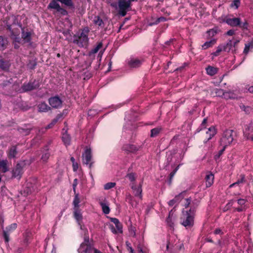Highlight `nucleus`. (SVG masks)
<instances>
[{"instance_id":"09e8293b","label":"nucleus","mask_w":253,"mask_h":253,"mask_svg":"<svg viewBox=\"0 0 253 253\" xmlns=\"http://www.w3.org/2000/svg\"><path fill=\"white\" fill-rule=\"evenodd\" d=\"M116 184L115 182H108L104 185V188L105 190H109L114 187Z\"/></svg>"},{"instance_id":"1a4fd4ad","label":"nucleus","mask_w":253,"mask_h":253,"mask_svg":"<svg viewBox=\"0 0 253 253\" xmlns=\"http://www.w3.org/2000/svg\"><path fill=\"white\" fill-rule=\"evenodd\" d=\"M58 0H52L48 5V9H54L56 12L60 13L62 15H66L68 14L66 10L61 7L57 2Z\"/></svg>"},{"instance_id":"6e6552de","label":"nucleus","mask_w":253,"mask_h":253,"mask_svg":"<svg viewBox=\"0 0 253 253\" xmlns=\"http://www.w3.org/2000/svg\"><path fill=\"white\" fill-rule=\"evenodd\" d=\"M200 204V200L197 199H194L193 201L191 199L187 198L186 199V203L185 204V208H187L188 207H190V209L187 211L195 214L196 209L198 207Z\"/></svg>"},{"instance_id":"bf43d9fd","label":"nucleus","mask_w":253,"mask_h":253,"mask_svg":"<svg viewBox=\"0 0 253 253\" xmlns=\"http://www.w3.org/2000/svg\"><path fill=\"white\" fill-rule=\"evenodd\" d=\"M11 84V83L10 82V81H4L1 84H0V85L2 88H4L6 86L9 85Z\"/></svg>"},{"instance_id":"49530a36","label":"nucleus","mask_w":253,"mask_h":253,"mask_svg":"<svg viewBox=\"0 0 253 253\" xmlns=\"http://www.w3.org/2000/svg\"><path fill=\"white\" fill-rule=\"evenodd\" d=\"M126 177H127L131 182H133L136 179V174L133 172L128 173L126 175Z\"/></svg>"},{"instance_id":"f704fd0d","label":"nucleus","mask_w":253,"mask_h":253,"mask_svg":"<svg viewBox=\"0 0 253 253\" xmlns=\"http://www.w3.org/2000/svg\"><path fill=\"white\" fill-rule=\"evenodd\" d=\"M206 71L208 75L210 76H213L216 74L217 72V69L212 66H208L206 68Z\"/></svg>"},{"instance_id":"c756f323","label":"nucleus","mask_w":253,"mask_h":253,"mask_svg":"<svg viewBox=\"0 0 253 253\" xmlns=\"http://www.w3.org/2000/svg\"><path fill=\"white\" fill-rule=\"evenodd\" d=\"M93 22L94 24L98 26L99 27H100L101 28H103L104 26V22L99 16H95L93 20Z\"/></svg>"},{"instance_id":"cd10ccee","label":"nucleus","mask_w":253,"mask_h":253,"mask_svg":"<svg viewBox=\"0 0 253 253\" xmlns=\"http://www.w3.org/2000/svg\"><path fill=\"white\" fill-rule=\"evenodd\" d=\"M8 41L7 38L0 36V50H4L7 47Z\"/></svg>"},{"instance_id":"9d476101","label":"nucleus","mask_w":253,"mask_h":253,"mask_svg":"<svg viewBox=\"0 0 253 253\" xmlns=\"http://www.w3.org/2000/svg\"><path fill=\"white\" fill-rule=\"evenodd\" d=\"M23 163H17L12 171V177L20 179L23 173Z\"/></svg>"},{"instance_id":"20e7f679","label":"nucleus","mask_w":253,"mask_h":253,"mask_svg":"<svg viewBox=\"0 0 253 253\" xmlns=\"http://www.w3.org/2000/svg\"><path fill=\"white\" fill-rule=\"evenodd\" d=\"M234 132L231 129H227L223 133L222 137L220 139V145L226 147L230 145L234 140Z\"/></svg>"},{"instance_id":"dca6fc26","label":"nucleus","mask_w":253,"mask_h":253,"mask_svg":"<svg viewBox=\"0 0 253 253\" xmlns=\"http://www.w3.org/2000/svg\"><path fill=\"white\" fill-rule=\"evenodd\" d=\"M143 61V60L132 58L128 61V64L131 68H138L141 65Z\"/></svg>"},{"instance_id":"5fc2aeb1","label":"nucleus","mask_w":253,"mask_h":253,"mask_svg":"<svg viewBox=\"0 0 253 253\" xmlns=\"http://www.w3.org/2000/svg\"><path fill=\"white\" fill-rule=\"evenodd\" d=\"M225 148L226 147L223 146V148L220 151H219L218 154L214 156V159L215 160H217L220 158V156L223 154V152L224 151Z\"/></svg>"},{"instance_id":"58836bf2","label":"nucleus","mask_w":253,"mask_h":253,"mask_svg":"<svg viewBox=\"0 0 253 253\" xmlns=\"http://www.w3.org/2000/svg\"><path fill=\"white\" fill-rule=\"evenodd\" d=\"M11 37L13 40V42L14 43H19L21 41L20 37L19 36V34H15L14 31H12V35H11Z\"/></svg>"},{"instance_id":"8fccbe9b","label":"nucleus","mask_w":253,"mask_h":253,"mask_svg":"<svg viewBox=\"0 0 253 253\" xmlns=\"http://www.w3.org/2000/svg\"><path fill=\"white\" fill-rule=\"evenodd\" d=\"M173 158V156L172 153H169L167 155V165L164 168L165 169H167V166L169 164V163L171 162L172 159Z\"/></svg>"},{"instance_id":"2eb2a0df","label":"nucleus","mask_w":253,"mask_h":253,"mask_svg":"<svg viewBox=\"0 0 253 253\" xmlns=\"http://www.w3.org/2000/svg\"><path fill=\"white\" fill-rule=\"evenodd\" d=\"M224 21L232 27H237L240 25V19L239 18H227L224 20Z\"/></svg>"},{"instance_id":"de8ad7c7","label":"nucleus","mask_w":253,"mask_h":253,"mask_svg":"<svg viewBox=\"0 0 253 253\" xmlns=\"http://www.w3.org/2000/svg\"><path fill=\"white\" fill-rule=\"evenodd\" d=\"M222 50L223 51V46L222 44H220L217 47L216 50L212 53L211 54L214 56H217Z\"/></svg>"},{"instance_id":"b1692460","label":"nucleus","mask_w":253,"mask_h":253,"mask_svg":"<svg viewBox=\"0 0 253 253\" xmlns=\"http://www.w3.org/2000/svg\"><path fill=\"white\" fill-rule=\"evenodd\" d=\"M38 110L41 112H46L51 110V107L45 102H42L38 106Z\"/></svg>"},{"instance_id":"bb28decb","label":"nucleus","mask_w":253,"mask_h":253,"mask_svg":"<svg viewBox=\"0 0 253 253\" xmlns=\"http://www.w3.org/2000/svg\"><path fill=\"white\" fill-rule=\"evenodd\" d=\"M111 221L115 224L116 227L118 230V231L119 233H122L123 226L122 224L119 221V219L116 218H111Z\"/></svg>"},{"instance_id":"680f3d73","label":"nucleus","mask_w":253,"mask_h":253,"mask_svg":"<svg viewBox=\"0 0 253 253\" xmlns=\"http://www.w3.org/2000/svg\"><path fill=\"white\" fill-rule=\"evenodd\" d=\"M175 170H173L170 174H169V184H170L172 181V179L173 177L174 176V174H175Z\"/></svg>"},{"instance_id":"2f4dec72","label":"nucleus","mask_w":253,"mask_h":253,"mask_svg":"<svg viewBox=\"0 0 253 253\" xmlns=\"http://www.w3.org/2000/svg\"><path fill=\"white\" fill-rule=\"evenodd\" d=\"M45 152L43 153L41 158L42 160L44 163H46L47 161L50 156V153L48 152V148L47 146H45Z\"/></svg>"},{"instance_id":"4be33fe9","label":"nucleus","mask_w":253,"mask_h":253,"mask_svg":"<svg viewBox=\"0 0 253 253\" xmlns=\"http://www.w3.org/2000/svg\"><path fill=\"white\" fill-rule=\"evenodd\" d=\"M18 154L16 146H12L8 150L7 157L9 159H13Z\"/></svg>"},{"instance_id":"37998d69","label":"nucleus","mask_w":253,"mask_h":253,"mask_svg":"<svg viewBox=\"0 0 253 253\" xmlns=\"http://www.w3.org/2000/svg\"><path fill=\"white\" fill-rule=\"evenodd\" d=\"M162 128L161 127H156L151 130V137H154L156 136L161 131Z\"/></svg>"},{"instance_id":"473e14b6","label":"nucleus","mask_w":253,"mask_h":253,"mask_svg":"<svg viewBox=\"0 0 253 253\" xmlns=\"http://www.w3.org/2000/svg\"><path fill=\"white\" fill-rule=\"evenodd\" d=\"M74 215L75 219L80 221L83 218L82 215L79 209H74Z\"/></svg>"},{"instance_id":"052dcab7","label":"nucleus","mask_w":253,"mask_h":253,"mask_svg":"<svg viewBox=\"0 0 253 253\" xmlns=\"http://www.w3.org/2000/svg\"><path fill=\"white\" fill-rule=\"evenodd\" d=\"M37 63L35 61H30V62L28 65L29 68H30L31 69H34Z\"/></svg>"},{"instance_id":"f257e3e1","label":"nucleus","mask_w":253,"mask_h":253,"mask_svg":"<svg viewBox=\"0 0 253 253\" xmlns=\"http://www.w3.org/2000/svg\"><path fill=\"white\" fill-rule=\"evenodd\" d=\"M81 31V33L74 35L73 42L79 47H82L86 46L88 43V34L90 31L87 27H84Z\"/></svg>"},{"instance_id":"7c9ffc66","label":"nucleus","mask_w":253,"mask_h":253,"mask_svg":"<svg viewBox=\"0 0 253 253\" xmlns=\"http://www.w3.org/2000/svg\"><path fill=\"white\" fill-rule=\"evenodd\" d=\"M75 197L73 202L74 209H79V203L80 202L79 195L78 193L75 194Z\"/></svg>"},{"instance_id":"c03bdc74","label":"nucleus","mask_w":253,"mask_h":253,"mask_svg":"<svg viewBox=\"0 0 253 253\" xmlns=\"http://www.w3.org/2000/svg\"><path fill=\"white\" fill-rule=\"evenodd\" d=\"M240 108L242 110L245 111V113L247 114H250L252 112V110H253V109L251 107L248 106H246L244 105H241Z\"/></svg>"},{"instance_id":"a18cd8bd","label":"nucleus","mask_w":253,"mask_h":253,"mask_svg":"<svg viewBox=\"0 0 253 253\" xmlns=\"http://www.w3.org/2000/svg\"><path fill=\"white\" fill-rule=\"evenodd\" d=\"M166 20V18L164 17H160L156 19V20L154 22H151L149 24V26H152L153 25H157L161 22L165 21Z\"/></svg>"},{"instance_id":"f8f14e48","label":"nucleus","mask_w":253,"mask_h":253,"mask_svg":"<svg viewBox=\"0 0 253 253\" xmlns=\"http://www.w3.org/2000/svg\"><path fill=\"white\" fill-rule=\"evenodd\" d=\"M62 100L57 95L51 97L48 99L49 105L53 108H59L62 106Z\"/></svg>"},{"instance_id":"6ab92c4d","label":"nucleus","mask_w":253,"mask_h":253,"mask_svg":"<svg viewBox=\"0 0 253 253\" xmlns=\"http://www.w3.org/2000/svg\"><path fill=\"white\" fill-rule=\"evenodd\" d=\"M10 64L8 61L4 60L2 57L0 55V68L5 71L9 70Z\"/></svg>"},{"instance_id":"69168bd1","label":"nucleus","mask_w":253,"mask_h":253,"mask_svg":"<svg viewBox=\"0 0 253 253\" xmlns=\"http://www.w3.org/2000/svg\"><path fill=\"white\" fill-rule=\"evenodd\" d=\"M30 243V238L27 236L25 237L23 241L24 245L27 246Z\"/></svg>"},{"instance_id":"c9c22d12","label":"nucleus","mask_w":253,"mask_h":253,"mask_svg":"<svg viewBox=\"0 0 253 253\" xmlns=\"http://www.w3.org/2000/svg\"><path fill=\"white\" fill-rule=\"evenodd\" d=\"M100 205L102 208V211L104 213L107 214L110 212V210L109 206L105 203L100 202Z\"/></svg>"},{"instance_id":"338daca9","label":"nucleus","mask_w":253,"mask_h":253,"mask_svg":"<svg viewBox=\"0 0 253 253\" xmlns=\"http://www.w3.org/2000/svg\"><path fill=\"white\" fill-rule=\"evenodd\" d=\"M207 119L206 118H205L201 125V129H203V128H204L206 127V124H207Z\"/></svg>"},{"instance_id":"423d86ee","label":"nucleus","mask_w":253,"mask_h":253,"mask_svg":"<svg viewBox=\"0 0 253 253\" xmlns=\"http://www.w3.org/2000/svg\"><path fill=\"white\" fill-rule=\"evenodd\" d=\"M92 247L89 242V238L88 236L84 237V242L81 244L78 249L79 253H90Z\"/></svg>"},{"instance_id":"4468645a","label":"nucleus","mask_w":253,"mask_h":253,"mask_svg":"<svg viewBox=\"0 0 253 253\" xmlns=\"http://www.w3.org/2000/svg\"><path fill=\"white\" fill-rule=\"evenodd\" d=\"M131 188L132 189L133 193L134 194L135 197H138L140 200H142V185L141 183L139 184L138 186L134 185V183H132L131 185Z\"/></svg>"},{"instance_id":"6e6d98bb","label":"nucleus","mask_w":253,"mask_h":253,"mask_svg":"<svg viewBox=\"0 0 253 253\" xmlns=\"http://www.w3.org/2000/svg\"><path fill=\"white\" fill-rule=\"evenodd\" d=\"M213 234L215 235H222L224 234V232L221 228H216L213 231Z\"/></svg>"},{"instance_id":"4d7b16f0","label":"nucleus","mask_w":253,"mask_h":253,"mask_svg":"<svg viewBox=\"0 0 253 253\" xmlns=\"http://www.w3.org/2000/svg\"><path fill=\"white\" fill-rule=\"evenodd\" d=\"M167 222L169 226L170 227H173V222L172 221V217L169 216L167 219Z\"/></svg>"},{"instance_id":"0eeeda50","label":"nucleus","mask_w":253,"mask_h":253,"mask_svg":"<svg viewBox=\"0 0 253 253\" xmlns=\"http://www.w3.org/2000/svg\"><path fill=\"white\" fill-rule=\"evenodd\" d=\"M40 86L39 81L34 80L30 81L28 83H25L22 86V89L24 92L32 91L38 89Z\"/></svg>"},{"instance_id":"3c124183","label":"nucleus","mask_w":253,"mask_h":253,"mask_svg":"<svg viewBox=\"0 0 253 253\" xmlns=\"http://www.w3.org/2000/svg\"><path fill=\"white\" fill-rule=\"evenodd\" d=\"M239 27L242 29H248V23L246 20H245L244 22H241L240 21V25H239Z\"/></svg>"},{"instance_id":"393cba45","label":"nucleus","mask_w":253,"mask_h":253,"mask_svg":"<svg viewBox=\"0 0 253 253\" xmlns=\"http://www.w3.org/2000/svg\"><path fill=\"white\" fill-rule=\"evenodd\" d=\"M62 140L66 145H69L71 142V137L67 133V130L63 129Z\"/></svg>"},{"instance_id":"774afa93","label":"nucleus","mask_w":253,"mask_h":253,"mask_svg":"<svg viewBox=\"0 0 253 253\" xmlns=\"http://www.w3.org/2000/svg\"><path fill=\"white\" fill-rule=\"evenodd\" d=\"M246 208H244V207H239L238 208H235V211H237L238 212H241L245 210Z\"/></svg>"},{"instance_id":"4c0bfd02","label":"nucleus","mask_w":253,"mask_h":253,"mask_svg":"<svg viewBox=\"0 0 253 253\" xmlns=\"http://www.w3.org/2000/svg\"><path fill=\"white\" fill-rule=\"evenodd\" d=\"M241 178L238 179L236 182L233 183V184L230 185V187H232L235 185H239L241 183H243L245 182V176L244 175L241 174L240 175Z\"/></svg>"},{"instance_id":"0e129e2a","label":"nucleus","mask_w":253,"mask_h":253,"mask_svg":"<svg viewBox=\"0 0 253 253\" xmlns=\"http://www.w3.org/2000/svg\"><path fill=\"white\" fill-rule=\"evenodd\" d=\"M77 184H78V180H77V179L76 178L74 180V182H73V191L75 194H76V188Z\"/></svg>"},{"instance_id":"72a5a7b5","label":"nucleus","mask_w":253,"mask_h":253,"mask_svg":"<svg viewBox=\"0 0 253 253\" xmlns=\"http://www.w3.org/2000/svg\"><path fill=\"white\" fill-rule=\"evenodd\" d=\"M102 46L103 43L101 42H98L96 46L94 47L93 48H92L91 50L89 52V55L97 53L99 51V50L102 47Z\"/></svg>"},{"instance_id":"e433bc0d","label":"nucleus","mask_w":253,"mask_h":253,"mask_svg":"<svg viewBox=\"0 0 253 253\" xmlns=\"http://www.w3.org/2000/svg\"><path fill=\"white\" fill-rule=\"evenodd\" d=\"M216 41L214 40L206 42L204 44L202 45V49H206L209 47H211L215 44Z\"/></svg>"},{"instance_id":"5701e85b","label":"nucleus","mask_w":253,"mask_h":253,"mask_svg":"<svg viewBox=\"0 0 253 253\" xmlns=\"http://www.w3.org/2000/svg\"><path fill=\"white\" fill-rule=\"evenodd\" d=\"M126 201L130 204L132 207H136L138 204V202L135 201L129 193L126 194Z\"/></svg>"},{"instance_id":"7ed1b4c3","label":"nucleus","mask_w":253,"mask_h":253,"mask_svg":"<svg viewBox=\"0 0 253 253\" xmlns=\"http://www.w3.org/2000/svg\"><path fill=\"white\" fill-rule=\"evenodd\" d=\"M195 214L187 211H182L180 223L186 229H190L194 225Z\"/></svg>"},{"instance_id":"ea45409f","label":"nucleus","mask_w":253,"mask_h":253,"mask_svg":"<svg viewBox=\"0 0 253 253\" xmlns=\"http://www.w3.org/2000/svg\"><path fill=\"white\" fill-rule=\"evenodd\" d=\"M207 134H209L210 136L208 139V140H209L210 139H211L212 138V137H213L216 134V131H215V129L214 128V127H210L209 128L208 131H207Z\"/></svg>"},{"instance_id":"a19ab883","label":"nucleus","mask_w":253,"mask_h":253,"mask_svg":"<svg viewBox=\"0 0 253 253\" xmlns=\"http://www.w3.org/2000/svg\"><path fill=\"white\" fill-rule=\"evenodd\" d=\"M186 194L185 191H183L178 195L175 196L174 199H173L174 201L176 203H179L184 197L185 195Z\"/></svg>"},{"instance_id":"9b49d317","label":"nucleus","mask_w":253,"mask_h":253,"mask_svg":"<svg viewBox=\"0 0 253 253\" xmlns=\"http://www.w3.org/2000/svg\"><path fill=\"white\" fill-rule=\"evenodd\" d=\"M17 228L16 223H12L3 230V236L5 242L8 245L9 241V234Z\"/></svg>"},{"instance_id":"603ef678","label":"nucleus","mask_w":253,"mask_h":253,"mask_svg":"<svg viewBox=\"0 0 253 253\" xmlns=\"http://www.w3.org/2000/svg\"><path fill=\"white\" fill-rule=\"evenodd\" d=\"M237 203L239 205H240V207H244V208H245V204L247 202V200L244 199H239L237 200Z\"/></svg>"},{"instance_id":"aec40b11","label":"nucleus","mask_w":253,"mask_h":253,"mask_svg":"<svg viewBox=\"0 0 253 253\" xmlns=\"http://www.w3.org/2000/svg\"><path fill=\"white\" fill-rule=\"evenodd\" d=\"M8 162L5 160H0V170L3 172L5 173L9 170Z\"/></svg>"},{"instance_id":"864d4df0","label":"nucleus","mask_w":253,"mask_h":253,"mask_svg":"<svg viewBox=\"0 0 253 253\" xmlns=\"http://www.w3.org/2000/svg\"><path fill=\"white\" fill-rule=\"evenodd\" d=\"M128 229L130 235L132 237H135L136 234L135 227L131 225L129 226Z\"/></svg>"},{"instance_id":"ddd939ff","label":"nucleus","mask_w":253,"mask_h":253,"mask_svg":"<svg viewBox=\"0 0 253 253\" xmlns=\"http://www.w3.org/2000/svg\"><path fill=\"white\" fill-rule=\"evenodd\" d=\"M83 163L85 165H89L90 168L92 165V162H90L92 158L90 149H86L84 153L83 154Z\"/></svg>"},{"instance_id":"e2e57ef3","label":"nucleus","mask_w":253,"mask_h":253,"mask_svg":"<svg viewBox=\"0 0 253 253\" xmlns=\"http://www.w3.org/2000/svg\"><path fill=\"white\" fill-rule=\"evenodd\" d=\"M126 245L127 248V250L130 252V253H134V251L132 247L130 246V244L128 242H126Z\"/></svg>"},{"instance_id":"c85d7f7f","label":"nucleus","mask_w":253,"mask_h":253,"mask_svg":"<svg viewBox=\"0 0 253 253\" xmlns=\"http://www.w3.org/2000/svg\"><path fill=\"white\" fill-rule=\"evenodd\" d=\"M238 98V95L236 94L234 92L229 91H226L225 94V99H235Z\"/></svg>"},{"instance_id":"79ce46f5","label":"nucleus","mask_w":253,"mask_h":253,"mask_svg":"<svg viewBox=\"0 0 253 253\" xmlns=\"http://www.w3.org/2000/svg\"><path fill=\"white\" fill-rule=\"evenodd\" d=\"M215 93L216 96L223 97L224 98H225V94L226 91H225L223 89L220 88H216L215 90Z\"/></svg>"},{"instance_id":"412c9836","label":"nucleus","mask_w":253,"mask_h":253,"mask_svg":"<svg viewBox=\"0 0 253 253\" xmlns=\"http://www.w3.org/2000/svg\"><path fill=\"white\" fill-rule=\"evenodd\" d=\"M32 129V127L29 125H25L23 127L18 128V130L24 135H28Z\"/></svg>"},{"instance_id":"13d9d810","label":"nucleus","mask_w":253,"mask_h":253,"mask_svg":"<svg viewBox=\"0 0 253 253\" xmlns=\"http://www.w3.org/2000/svg\"><path fill=\"white\" fill-rule=\"evenodd\" d=\"M240 4V0H235L231 4V6H235L236 8H238Z\"/></svg>"},{"instance_id":"f3484780","label":"nucleus","mask_w":253,"mask_h":253,"mask_svg":"<svg viewBox=\"0 0 253 253\" xmlns=\"http://www.w3.org/2000/svg\"><path fill=\"white\" fill-rule=\"evenodd\" d=\"M20 27L22 29V38L25 43H29L31 41V33L30 32H25L24 29L22 28L21 25H20Z\"/></svg>"},{"instance_id":"f03ea898","label":"nucleus","mask_w":253,"mask_h":253,"mask_svg":"<svg viewBox=\"0 0 253 253\" xmlns=\"http://www.w3.org/2000/svg\"><path fill=\"white\" fill-rule=\"evenodd\" d=\"M112 7L118 10L119 15L124 17L126 15L128 11L131 9V4L129 3L128 0H118V3H112Z\"/></svg>"},{"instance_id":"39448f33","label":"nucleus","mask_w":253,"mask_h":253,"mask_svg":"<svg viewBox=\"0 0 253 253\" xmlns=\"http://www.w3.org/2000/svg\"><path fill=\"white\" fill-rule=\"evenodd\" d=\"M239 41L237 40H228L226 44H222L223 46V51L225 52L231 51L235 53L237 50V45Z\"/></svg>"},{"instance_id":"a878e982","label":"nucleus","mask_w":253,"mask_h":253,"mask_svg":"<svg viewBox=\"0 0 253 253\" xmlns=\"http://www.w3.org/2000/svg\"><path fill=\"white\" fill-rule=\"evenodd\" d=\"M122 149L126 152L131 153L136 151L137 148L134 145L125 144L123 146Z\"/></svg>"},{"instance_id":"a211bd4d","label":"nucleus","mask_w":253,"mask_h":253,"mask_svg":"<svg viewBox=\"0 0 253 253\" xmlns=\"http://www.w3.org/2000/svg\"><path fill=\"white\" fill-rule=\"evenodd\" d=\"M206 185L207 187H211L213 183L214 180V175L211 172H209L207 173L206 177Z\"/></svg>"}]
</instances>
